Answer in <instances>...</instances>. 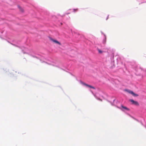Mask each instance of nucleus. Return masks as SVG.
<instances>
[{"mask_svg":"<svg viewBox=\"0 0 146 146\" xmlns=\"http://www.w3.org/2000/svg\"><path fill=\"white\" fill-rule=\"evenodd\" d=\"M129 101L131 103V104L137 106H139V104L138 102L136 101H135L132 99L129 100Z\"/></svg>","mask_w":146,"mask_h":146,"instance_id":"1","label":"nucleus"},{"mask_svg":"<svg viewBox=\"0 0 146 146\" xmlns=\"http://www.w3.org/2000/svg\"><path fill=\"white\" fill-rule=\"evenodd\" d=\"M128 93L131 94L134 97H137L138 96V95L134 93L132 91L128 90Z\"/></svg>","mask_w":146,"mask_h":146,"instance_id":"2","label":"nucleus"},{"mask_svg":"<svg viewBox=\"0 0 146 146\" xmlns=\"http://www.w3.org/2000/svg\"><path fill=\"white\" fill-rule=\"evenodd\" d=\"M50 40H52L53 42H55V43H57L60 45H61V43L60 42H58V41H57L56 40H54V39L52 38H50Z\"/></svg>","mask_w":146,"mask_h":146,"instance_id":"3","label":"nucleus"},{"mask_svg":"<svg viewBox=\"0 0 146 146\" xmlns=\"http://www.w3.org/2000/svg\"><path fill=\"white\" fill-rule=\"evenodd\" d=\"M82 84L83 85H85V86H86L87 87H89L90 88H93V89H95V88L94 87H93V86H91L88 85V84H86V83H84V82H82Z\"/></svg>","mask_w":146,"mask_h":146,"instance_id":"4","label":"nucleus"},{"mask_svg":"<svg viewBox=\"0 0 146 146\" xmlns=\"http://www.w3.org/2000/svg\"><path fill=\"white\" fill-rule=\"evenodd\" d=\"M98 52L100 53H102V51L100 50L99 49H98Z\"/></svg>","mask_w":146,"mask_h":146,"instance_id":"5","label":"nucleus"},{"mask_svg":"<svg viewBox=\"0 0 146 146\" xmlns=\"http://www.w3.org/2000/svg\"><path fill=\"white\" fill-rule=\"evenodd\" d=\"M78 10V9H74V12L75 11H77Z\"/></svg>","mask_w":146,"mask_h":146,"instance_id":"6","label":"nucleus"},{"mask_svg":"<svg viewBox=\"0 0 146 146\" xmlns=\"http://www.w3.org/2000/svg\"><path fill=\"white\" fill-rule=\"evenodd\" d=\"M122 107H123V108H125V109H127V108H126V107H123V106H122Z\"/></svg>","mask_w":146,"mask_h":146,"instance_id":"7","label":"nucleus"},{"mask_svg":"<svg viewBox=\"0 0 146 146\" xmlns=\"http://www.w3.org/2000/svg\"><path fill=\"white\" fill-rule=\"evenodd\" d=\"M125 91H127V90H125Z\"/></svg>","mask_w":146,"mask_h":146,"instance_id":"8","label":"nucleus"},{"mask_svg":"<svg viewBox=\"0 0 146 146\" xmlns=\"http://www.w3.org/2000/svg\"><path fill=\"white\" fill-rule=\"evenodd\" d=\"M108 19V18H107V19Z\"/></svg>","mask_w":146,"mask_h":146,"instance_id":"9","label":"nucleus"}]
</instances>
